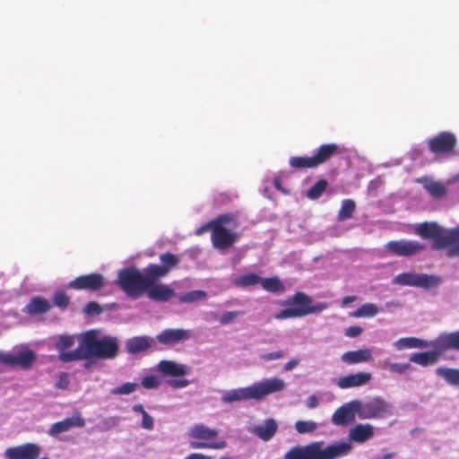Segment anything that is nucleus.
<instances>
[{"instance_id": "nucleus-1", "label": "nucleus", "mask_w": 459, "mask_h": 459, "mask_svg": "<svg viewBox=\"0 0 459 459\" xmlns=\"http://www.w3.org/2000/svg\"><path fill=\"white\" fill-rule=\"evenodd\" d=\"M351 451L352 445L349 442L335 441L325 445L324 441H313L290 447L283 459H340L349 455Z\"/></svg>"}, {"instance_id": "nucleus-2", "label": "nucleus", "mask_w": 459, "mask_h": 459, "mask_svg": "<svg viewBox=\"0 0 459 459\" xmlns=\"http://www.w3.org/2000/svg\"><path fill=\"white\" fill-rule=\"evenodd\" d=\"M78 360L87 359H107L115 356V339L98 338V332L90 330L79 336Z\"/></svg>"}, {"instance_id": "nucleus-3", "label": "nucleus", "mask_w": 459, "mask_h": 459, "mask_svg": "<svg viewBox=\"0 0 459 459\" xmlns=\"http://www.w3.org/2000/svg\"><path fill=\"white\" fill-rule=\"evenodd\" d=\"M437 338L446 340L442 346H430L433 351L425 352H417L411 354L410 360L415 364L422 367H427L435 364L441 354L446 351L455 350L459 351V331L441 333Z\"/></svg>"}, {"instance_id": "nucleus-4", "label": "nucleus", "mask_w": 459, "mask_h": 459, "mask_svg": "<svg viewBox=\"0 0 459 459\" xmlns=\"http://www.w3.org/2000/svg\"><path fill=\"white\" fill-rule=\"evenodd\" d=\"M392 283L400 286L421 288L423 290H429L439 287L443 283V279L441 276L436 274H428L411 271L397 274L393 278Z\"/></svg>"}, {"instance_id": "nucleus-5", "label": "nucleus", "mask_w": 459, "mask_h": 459, "mask_svg": "<svg viewBox=\"0 0 459 459\" xmlns=\"http://www.w3.org/2000/svg\"><path fill=\"white\" fill-rule=\"evenodd\" d=\"M119 284L124 292L131 299H137L149 288L143 273L136 268L122 270L118 274Z\"/></svg>"}, {"instance_id": "nucleus-6", "label": "nucleus", "mask_w": 459, "mask_h": 459, "mask_svg": "<svg viewBox=\"0 0 459 459\" xmlns=\"http://www.w3.org/2000/svg\"><path fill=\"white\" fill-rule=\"evenodd\" d=\"M357 404L360 420H381L394 414L392 403L381 396H375L365 402L357 400Z\"/></svg>"}, {"instance_id": "nucleus-7", "label": "nucleus", "mask_w": 459, "mask_h": 459, "mask_svg": "<svg viewBox=\"0 0 459 459\" xmlns=\"http://www.w3.org/2000/svg\"><path fill=\"white\" fill-rule=\"evenodd\" d=\"M158 372L165 377H175L178 378L168 379L167 384L174 389L185 388L189 385L190 382L185 377L189 372V368L185 364H179L173 360L163 359L157 365Z\"/></svg>"}, {"instance_id": "nucleus-8", "label": "nucleus", "mask_w": 459, "mask_h": 459, "mask_svg": "<svg viewBox=\"0 0 459 459\" xmlns=\"http://www.w3.org/2000/svg\"><path fill=\"white\" fill-rule=\"evenodd\" d=\"M312 299L304 292L295 293L289 300V307L274 316L278 320L303 317L308 315V305Z\"/></svg>"}, {"instance_id": "nucleus-9", "label": "nucleus", "mask_w": 459, "mask_h": 459, "mask_svg": "<svg viewBox=\"0 0 459 459\" xmlns=\"http://www.w3.org/2000/svg\"><path fill=\"white\" fill-rule=\"evenodd\" d=\"M415 232L422 238L433 239L432 248L436 250L444 249V243L447 230L441 228L436 222H423L415 226Z\"/></svg>"}, {"instance_id": "nucleus-10", "label": "nucleus", "mask_w": 459, "mask_h": 459, "mask_svg": "<svg viewBox=\"0 0 459 459\" xmlns=\"http://www.w3.org/2000/svg\"><path fill=\"white\" fill-rule=\"evenodd\" d=\"M385 250L397 256H412L425 248V245L410 239L392 240L385 245Z\"/></svg>"}, {"instance_id": "nucleus-11", "label": "nucleus", "mask_w": 459, "mask_h": 459, "mask_svg": "<svg viewBox=\"0 0 459 459\" xmlns=\"http://www.w3.org/2000/svg\"><path fill=\"white\" fill-rule=\"evenodd\" d=\"M35 360V353L29 349L23 350L16 354L11 352H0V364L10 367H20L23 369H27Z\"/></svg>"}, {"instance_id": "nucleus-12", "label": "nucleus", "mask_w": 459, "mask_h": 459, "mask_svg": "<svg viewBox=\"0 0 459 459\" xmlns=\"http://www.w3.org/2000/svg\"><path fill=\"white\" fill-rule=\"evenodd\" d=\"M74 343L75 338L74 335L60 334L56 337L55 349L58 352L59 360L65 363L78 361V358L74 357L78 353V347L75 350L69 351Z\"/></svg>"}, {"instance_id": "nucleus-13", "label": "nucleus", "mask_w": 459, "mask_h": 459, "mask_svg": "<svg viewBox=\"0 0 459 459\" xmlns=\"http://www.w3.org/2000/svg\"><path fill=\"white\" fill-rule=\"evenodd\" d=\"M105 285V279L100 273H90L76 277L68 283V288L76 290L98 291Z\"/></svg>"}, {"instance_id": "nucleus-14", "label": "nucleus", "mask_w": 459, "mask_h": 459, "mask_svg": "<svg viewBox=\"0 0 459 459\" xmlns=\"http://www.w3.org/2000/svg\"><path fill=\"white\" fill-rule=\"evenodd\" d=\"M285 386V382L279 377L265 378L255 382L252 385L255 400H261L271 394L281 392Z\"/></svg>"}, {"instance_id": "nucleus-15", "label": "nucleus", "mask_w": 459, "mask_h": 459, "mask_svg": "<svg viewBox=\"0 0 459 459\" xmlns=\"http://www.w3.org/2000/svg\"><path fill=\"white\" fill-rule=\"evenodd\" d=\"M359 416L357 400H352L339 407L332 415V422L336 426H346Z\"/></svg>"}, {"instance_id": "nucleus-16", "label": "nucleus", "mask_w": 459, "mask_h": 459, "mask_svg": "<svg viewBox=\"0 0 459 459\" xmlns=\"http://www.w3.org/2000/svg\"><path fill=\"white\" fill-rule=\"evenodd\" d=\"M442 338H436L432 341H427L416 337H403L398 339L393 343V346L397 351L404 349H425L430 346H442L446 342Z\"/></svg>"}, {"instance_id": "nucleus-17", "label": "nucleus", "mask_w": 459, "mask_h": 459, "mask_svg": "<svg viewBox=\"0 0 459 459\" xmlns=\"http://www.w3.org/2000/svg\"><path fill=\"white\" fill-rule=\"evenodd\" d=\"M371 379V373L359 371L339 377L336 385L340 389L357 388L367 385Z\"/></svg>"}, {"instance_id": "nucleus-18", "label": "nucleus", "mask_w": 459, "mask_h": 459, "mask_svg": "<svg viewBox=\"0 0 459 459\" xmlns=\"http://www.w3.org/2000/svg\"><path fill=\"white\" fill-rule=\"evenodd\" d=\"M190 338V331L181 328H169L161 331L156 339L164 345H174Z\"/></svg>"}, {"instance_id": "nucleus-19", "label": "nucleus", "mask_w": 459, "mask_h": 459, "mask_svg": "<svg viewBox=\"0 0 459 459\" xmlns=\"http://www.w3.org/2000/svg\"><path fill=\"white\" fill-rule=\"evenodd\" d=\"M237 236L225 227L215 226L212 230V242L217 249H227L236 241Z\"/></svg>"}, {"instance_id": "nucleus-20", "label": "nucleus", "mask_w": 459, "mask_h": 459, "mask_svg": "<svg viewBox=\"0 0 459 459\" xmlns=\"http://www.w3.org/2000/svg\"><path fill=\"white\" fill-rule=\"evenodd\" d=\"M156 345V340L151 336L141 335L126 340V349L131 355H136L152 349Z\"/></svg>"}, {"instance_id": "nucleus-21", "label": "nucleus", "mask_w": 459, "mask_h": 459, "mask_svg": "<svg viewBox=\"0 0 459 459\" xmlns=\"http://www.w3.org/2000/svg\"><path fill=\"white\" fill-rule=\"evenodd\" d=\"M455 136L448 132H443L429 141V149L432 152H448L455 146Z\"/></svg>"}, {"instance_id": "nucleus-22", "label": "nucleus", "mask_w": 459, "mask_h": 459, "mask_svg": "<svg viewBox=\"0 0 459 459\" xmlns=\"http://www.w3.org/2000/svg\"><path fill=\"white\" fill-rule=\"evenodd\" d=\"M84 425V419L77 413L76 415L66 418L64 420L54 423L49 429L48 434L52 437H56L57 435L66 432L74 427L82 428Z\"/></svg>"}, {"instance_id": "nucleus-23", "label": "nucleus", "mask_w": 459, "mask_h": 459, "mask_svg": "<svg viewBox=\"0 0 459 459\" xmlns=\"http://www.w3.org/2000/svg\"><path fill=\"white\" fill-rule=\"evenodd\" d=\"M247 400H255L252 385L247 387H239L226 391L221 397V401L224 403H232Z\"/></svg>"}, {"instance_id": "nucleus-24", "label": "nucleus", "mask_w": 459, "mask_h": 459, "mask_svg": "<svg viewBox=\"0 0 459 459\" xmlns=\"http://www.w3.org/2000/svg\"><path fill=\"white\" fill-rule=\"evenodd\" d=\"M374 436V427L371 424H357L349 430V442L364 443ZM345 442L344 440H342Z\"/></svg>"}, {"instance_id": "nucleus-25", "label": "nucleus", "mask_w": 459, "mask_h": 459, "mask_svg": "<svg viewBox=\"0 0 459 459\" xmlns=\"http://www.w3.org/2000/svg\"><path fill=\"white\" fill-rule=\"evenodd\" d=\"M278 429V425L273 419H267L264 424L255 425L249 431L255 434L263 441H269L273 438Z\"/></svg>"}, {"instance_id": "nucleus-26", "label": "nucleus", "mask_w": 459, "mask_h": 459, "mask_svg": "<svg viewBox=\"0 0 459 459\" xmlns=\"http://www.w3.org/2000/svg\"><path fill=\"white\" fill-rule=\"evenodd\" d=\"M145 292L150 299L159 302H166L175 295L174 290L165 284H152Z\"/></svg>"}, {"instance_id": "nucleus-27", "label": "nucleus", "mask_w": 459, "mask_h": 459, "mask_svg": "<svg viewBox=\"0 0 459 459\" xmlns=\"http://www.w3.org/2000/svg\"><path fill=\"white\" fill-rule=\"evenodd\" d=\"M51 307L48 299L41 296H36L30 299L23 312L30 316L41 315L48 312Z\"/></svg>"}, {"instance_id": "nucleus-28", "label": "nucleus", "mask_w": 459, "mask_h": 459, "mask_svg": "<svg viewBox=\"0 0 459 459\" xmlns=\"http://www.w3.org/2000/svg\"><path fill=\"white\" fill-rule=\"evenodd\" d=\"M341 359L348 365H354L372 360V352L370 349H360L344 352Z\"/></svg>"}, {"instance_id": "nucleus-29", "label": "nucleus", "mask_w": 459, "mask_h": 459, "mask_svg": "<svg viewBox=\"0 0 459 459\" xmlns=\"http://www.w3.org/2000/svg\"><path fill=\"white\" fill-rule=\"evenodd\" d=\"M218 435V429H211L203 423L195 424L188 433V436L195 439H212Z\"/></svg>"}, {"instance_id": "nucleus-30", "label": "nucleus", "mask_w": 459, "mask_h": 459, "mask_svg": "<svg viewBox=\"0 0 459 459\" xmlns=\"http://www.w3.org/2000/svg\"><path fill=\"white\" fill-rule=\"evenodd\" d=\"M448 248L449 256L459 255V226L447 230L444 249Z\"/></svg>"}, {"instance_id": "nucleus-31", "label": "nucleus", "mask_w": 459, "mask_h": 459, "mask_svg": "<svg viewBox=\"0 0 459 459\" xmlns=\"http://www.w3.org/2000/svg\"><path fill=\"white\" fill-rule=\"evenodd\" d=\"M418 181L423 184L424 188L434 198H441L446 194V187L441 182L434 181L428 178H421Z\"/></svg>"}, {"instance_id": "nucleus-32", "label": "nucleus", "mask_w": 459, "mask_h": 459, "mask_svg": "<svg viewBox=\"0 0 459 459\" xmlns=\"http://www.w3.org/2000/svg\"><path fill=\"white\" fill-rule=\"evenodd\" d=\"M142 273L148 287H151V285L154 284L158 279L168 273V269L158 264H151L146 267Z\"/></svg>"}, {"instance_id": "nucleus-33", "label": "nucleus", "mask_w": 459, "mask_h": 459, "mask_svg": "<svg viewBox=\"0 0 459 459\" xmlns=\"http://www.w3.org/2000/svg\"><path fill=\"white\" fill-rule=\"evenodd\" d=\"M338 149L337 144L329 143L321 145L316 152L312 156L315 166L326 161Z\"/></svg>"}, {"instance_id": "nucleus-34", "label": "nucleus", "mask_w": 459, "mask_h": 459, "mask_svg": "<svg viewBox=\"0 0 459 459\" xmlns=\"http://www.w3.org/2000/svg\"><path fill=\"white\" fill-rule=\"evenodd\" d=\"M436 374L443 377L447 384L459 385V368L439 367L436 369Z\"/></svg>"}, {"instance_id": "nucleus-35", "label": "nucleus", "mask_w": 459, "mask_h": 459, "mask_svg": "<svg viewBox=\"0 0 459 459\" xmlns=\"http://www.w3.org/2000/svg\"><path fill=\"white\" fill-rule=\"evenodd\" d=\"M133 411L141 414L142 420L140 427L145 430L152 431L154 429V419L143 408L142 404H134L132 408Z\"/></svg>"}, {"instance_id": "nucleus-36", "label": "nucleus", "mask_w": 459, "mask_h": 459, "mask_svg": "<svg viewBox=\"0 0 459 459\" xmlns=\"http://www.w3.org/2000/svg\"><path fill=\"white\" fill-rule=\"evenodd\" d=\"M380 312L379 307L374 303H365L352 313L355 317H373Z\"/></svg>"}, {"instance_id": "nucleus-37", "label": "nucleus", "mask_w": 459, "mask_h": 459, "mask_svg": "<svg viewBox=\"0 0 459 459\" xmlns=\"http://www.w3.org/2000/svg\"><path fill=\"white\" fill-rule=\"evenodd\" d=\"M261 277L256 273H251L243 274L233 281L234 285L238 287H248L260 283Z\"/></svg>"}, {"instance_id": "nucleus-38", "label": "nucleus", "mask_w": 459, "mask_h": 459, "mask_svg": "<svg viewBox=\"0 0 459 459\" xmlns=\"http://www.w3.org/2000/svg\"><path fill=\"white\" fill-rule=\"evenodd\" d=\"M356 204L355 202L351 199L343 200L342 203L341 209L338 213V220L340 221H343L349 220L352 217L353 212H355Z\"/></svg>"}, {"instance_id": "nucleus-39", "label": "nucleus", "mask_w": 459, "mask_h": 459, "mask_svg": "<svg viewBox=\"0 0 459 459\" xmlns=\"http://www.w3.org/2000/svg\"><path fill=\"white\" fill-rule=\"evenodd\" d=\"M294 427L299 434L304 435L315 432L318 428V424L314 420H297Z\"/></svg>"}, {"instance_id": "nucleus-40", "label": "nucleus", "mask_w": 459, "mask_h": 459, "mask_svg": "<svg viewBox=\"0 0 459 459\" xmlns=\"http://www.w3.org/2000/svg\"><path fill=\"white\" fill-rule=\"evenodd\" d=\"M260 284L265 290L270 292H279L284 289L281 281L276 277L266 279L261 278Z\"/></svg>"}, {"instance_id": "nucleus-41", "label": "nucleus", "mask_w": 459, "mask_h": 459, "mask_svg": "<svg viewBox=\"0 0 459 459\" xmlns=\"http://www.w3.org/2000/svg\"><path fill=\"white\" fill-rule=\"evenodd\" d=\"M290 165L294 169H306L316 167L313 158L311 157H291Z\"/></svg>"}, {"instance_id": "nucleus-42", "label": "nucleus", "mask_w": 459, "mask_h": 459, "mask_svg": "<svg viewBox=\"0 0 459 459\" xmlns=\"http://www.w3.org/2000/svg\"><path fill=\"white\" fill-rule=\"evenodd\" d=\"M327 186V182L325 179L317 181L312 187L307 192V197L311 200H316L321 196L323 192Z\"/></svg>"}, {"instance_id": "nucleus-43", "label": "nucleus", "mask_w": 459, "mask_h": 459, "mask_svg": "<svg viewBox=\"0 0 459 459\" xmlns=\"http://www.w3.org/2000/svg\"><path fill=\"white\" fill-rule=\"evenodd\" d=\"M207 296L204 290H192L180 296L179 300L182 303H193L197 300L205 299Z\"/></svg>"}, {"instance_id": "nucleus-44", "label": "nucleus", "mask_w": 459, "mask_h": 459, "mask_svg": "<svg viewBox=\"0 0 459 459\" xmlns=\"http://www.w3.org/2000/svg\"><path fill=\"white\" fill-rule=\"evenodd\" d=\"M53 303L56 307L65 309L70 304V298L63 291L55 292L53 295Z\"/></svg>"}, {"instance_id": "nucleus-45", "label": "nucleus", "mask_w": 459, "mask_h": 459, "mask_svg": "<svg viewBox=\"0 0 459 459\" xmlns=\"http://www.w3.org/2000/svg\"><path fill=\"white\" fill-rule=\"evenodd\" d=\"M161 384V379L154 375L146 376L142 379V385L146 389H157Z\"/></svg>"}, {"instance_id": "nucleus-46", "label": "nucleus", "mask_w": 459, "mask_h": 459, "mask_svg": "<svg viewBox=\"0 0 459 459\" xmlns=\"http://www.w3.org/2000/svg\"><path fill=\"white\" fill-rule=\"evenodd\" d=\"M384 368L394 373L403 374L411 368V365L409 363H393L385 361Z\"/></svg>"}, {"instance_id": "nucleus-47", "label": "nucleus", "mask_w": 459, "mask_h": 459, "mask_svg": "<svg viewBox=\"0 0 459 459\" xmlns=\"http://www.w3.org/2000/svg\"><path fill=\"white\" fill-rule=\"evenodd\" d=\"M160 260L162 263V265L160 266L163 268H167L168 273L173 266H175L178 263V259L177 258V256L171 253H165L160 255Z\"/></svg>"}, {"instance_id": "nucleus-48", "label": "nucleus", "mask_w": 459, "mask_h": 459, "mask_svg": "<svg viewBox=\"0 0 459 459\" xmlns=\"http://www.w3.org/2000/svg\"><path fill=\"white\" fill-rule=\"evenodd\" d=\"M139 385L134 382H127L117 387V394H129L134 393Z\"/></svg>"}, {"instance_id": "nucleus-49", "label": "nucleus", "mask_w": 459, "mask_h": 459, "mask_svg": "<svg viewBox=\"0 0 459 459\" xmlns=\"http://www.w3.org/2000/svg\"><path fill=\"white\" fill-rule=\"evenodd\" d=\"M285 356L284 351H276L273 352L264 353L260 355V359L264 362L278 360L283 359Z\"/></svg>"}, {"instance_id": "nucleus-50", "label": "nucleus", "mask_w": 459, "mask_h": 459, "mask_svg": "<svg viewBox=\"0 0 459 459\" xmlns=\"http://www.w3.org/2000/svg\"><path fill=\"white\" fill-rule=\"evenodd\" d=\"M83 312L87 316L100 315L102 308L97 302L91 301L84 307Z\"/></svg>"}, {"instance_id": "nucleus-51", "label": "nucleus", "mask_w": 459, "mask_h": 459, "mask_svg": "<svg viewBox=\"0 0 459 459\" xmlns=\"http://www.w3.org/2000/svg\"><path fill=\"white\" fill-rule=\"evenodd\" d=\"M241 314L240 311H230L225 314H223L220 318V323L222 325H226L230 324L232 321H234L239 315Z\"/></svg>"}, {"instance_id": "nucleus-52", "label": "nucleus", "mask_w": 459, "mask_h": 459, "mask_svg": "<svg viewBox=\"0 0 459 459\" xmlns=\"http://www.w3.org/2000/svg\"><path fill=\"white\" fill-rule=\"evenodd\" d=\"M327 308H328V304L326 302H319L315 305H313L312 303H309L307 312H308V315L318 314V313L325 311Z\"/></svg>"}, {"instance_id": "nucleus-53", "label": "nucleus", "mask_w": 459, "mask_h": 459, "mask_svg": "<svg viewBox=\"0 0 459 459\" xmlns=\"http://www.w3.org/2000/svg\"><path fill=\"white\" fill-rule=\"evenodd\" d=\"M69 377L65 372L60 373L58 376V380L56 383V387L58 389H66L69 385Z\"/></svg>"}, {"instance_id": "nucleus-54", "label": "nucleus", "mask_w": 459, "mask_h": 459, "mask_svg": "<svg viewBox=\"0 0 459 459\" xmlns=\"http://www.w3.org/2000/svg\"><path fill=\"white\" fill-rule=\"evenodd\" d=\"M363 332L360 326H350L345 330V335L350 338H355L359 336Z\"/></svg>"}, {"instance_id": "nucleus-55", "label": "nucleus", "mask_w": 459, "mask_h": 459, "mask_svg": "<svg viewBox=\"0 0 459 459\" xmlns=\"http://www.w3.org/2000/svg\"><path fill=\"white\" fill-rule=\"evenodd\" d=\"M233 220L231 215H221L219 216L214 221H212V228L215 226L224 227L225 224L230 222Z\"/></svg>"}, {"instance_id": "nucleus-56", "label": "nucleus", "mask_w": 459, "mask_h": 459, "mask_svg": "<svg viewBox=\"0 0 459 459\" xmlns=\"http://www.w3.org/2000/svg\"><path fill=\"white\" fill-rule=\"evenodd\" d=\"M319 405L318 397L315 394L309 395L306 400V406L308 409H316Z\"/></svg>"}, {"instance_id": "nucleus-57", "label": "nucleus", "mask_w": 459, "mask_h": 459, "mask_svg": "<svg viewBox=\"0 0 459 459\" xmlns=\"http://www.w3.org/2000/svg\"><path fill=\"white\" fill-rule=\"evenodd\" d=\"M299 362H300V360L298 359H291L290 361H288L284 365V370L285 371H291L292 369H294L299 364Z\"/></svg>"}, {"instance_id": "nucleus-58", "label": "nucleus", "mask_w": 459, "mask_h": 459, "mask_svg": "<svg viewBox=\"0 0 459 459\" xmlns=\"http://www.w3.org/2000/svg\"><path fill=\"white\" fill-rule=\"evenodd\" d=\"M227 446V443L224 440L217 442H209V448L211 449H223Z\"/></svg>"}, {"instance_id": "nucleus-59", "label": "nucleus", "mask_w": 459, "mask_h": 459, "mask_svg": "<svg viewBox=\"0 0 459 459\" xmlns=\"http://www.w3.org/2000/svg\"><path fill=\"white\" fill-rule=\"evenodd\" d=\"M189 446L193 449L209 448V442H196V441H193V442H190Z\"/></svg>"}, {"instance_id": "nucleus-60", "label": "nucleus", "mask_w": 459, "mask_h": 459, "mask_svg": "<svg viewBox=\"0 0 459 459\" xmlns=\"http://www.w3.org/2000/svg\"><path fill=\"white\" fill-rule=\"evenodd\" d=\"M185 459H212V457L204 455L203 454L193 453L186 456Z\"/></svg>"}, {"instance_id": "nucleus-61", "label": "nucleus", "mask_w": 459, "mask_h": 459, "mask_svg": "<svg viewBox=\"0 0 459 459\" xmlns=\"http://www.w3.org/2000/svg\"><path fill=\"white\" fill-rule=\"evenodd\" d=\"M356 296H346L342 299V307H346L347 305H349L350 303L353 302L356 300Z\"/></svg>"}, {"instance_id": "nucleus-62", "label": "nucleus", "mask_w": 459, "mask_h": 459, "mask_svg": "<svg viewBox=\"0 0 459 459\" xmlns=\"http://www.w3.org/2000/svg\"><path fill=\"white\" fill-rule=\"evenodd\" d=\"M385 306L386 308H392V307L397 308V307H399L401 306V304H400L399 301L393 300V301H387L385 304Z\"/></svg>"}, {"instance_id": "nucleus-63", "label": "nucleus", "mask_w": 459, "mask_h": 459, "mask_svg": "<svg viewBox=\"0 0 459 459\" xmlns=\"http://www.w3.org/2000/svg\"><path fill=\"white\" fill-rule=\"evenodd\" d=\"M212 228V222L205 225V226H203L199 229L196 230V234L197 235H201L203 234V232H204L205 230H207L208 229Z\"/></svg>"}, {"instance_id": "nucleus-64", "label": "nucleus", "mask_w": 459, "mask_h": 459, "mask_svg": "<svg viewBox=\"0 0 459 459\" xmlns=\"http://www.w3.org/2000/svg\"><path fill=\"white\" fill-rule=\"evenodd\" d=\"M274 186H275V187H276L277 189L281 190V185H280V183H279V181H278V180H275V181H274Z\"/></svg>"}]
</instances>
